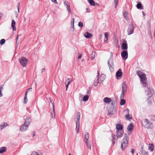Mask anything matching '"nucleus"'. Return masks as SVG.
I'll return each instance as SVG.
<instances>
[{"label":"nucleus","mask_w":155,"mask_h":155,"mask_svg":"<svg viewBox=\"0 0 155 155\" xmlns=\"http://www.w3.org/2000/svg\"><path fill=\"white\" fill-rule=\"evenodd\" d=\"M18 12H19V4L18 3Z\"/></svg>","instance_id":"nucleus-53"},{"label":"nucleus","mask_w":155,"mask_h":155,"mask_svg":"<svg viewBox=\"0 0 155 155\" xmlns=\"http://www.w3.org/2000/svg\"><path fill=\"white\" fill-rule=\"evenodd\" d=\"M50 101L51 102L53 105V109L52 112L51 113V115L52 118H54L55 117V112L54 111V104H53V103L51 102V101L50 100Z\"/></svg>","instance_id":"nucleus-21"},{"label":"nucleus","mask_w":155,"mask_h":155,"mask_svg":"<svg viewBox=\"0 0 155 155\" xmlns=\"http://www.w3.org/2000/svg\"><path fill=\"white\" fill-rule=\"evenodd\" d=\"M8 125V124L6 123H5L4 124L0 126L1 129H3V128L6 126Z\"/></svg>","instance_id":"nucleus-35"},{"label":"nucleus","mask_w":155,"mask_h":155,"mask_svg":"<svg viewBox=\"0 0 155 155\" xmlns=\"http://www.w3.org/2000/svg\"><path fill=\"white\" fill-rule=\"evenodd\" d=\"M143 15H145L144 13V12H143Z\"/></svg>","instance_id":"nucleus-56"},{"label":"nucleus","mask_w":155,"mask_h":155,"mask_svg":"<svg viewBox=\"0 0 155 155\" xmlns=\"http://www.w3.org/2000/svg\"><path fill=\"white\" fill-rule=\"evenodd\" d=\"M117 137L120 138L123 135L124 131L123 130H117Z\"/></svg>","instance_id":"nucleus-9"},{"label":"nucleus","mask_w":155,"mask_h":155,"mask_svg":"<svg viewBox=\"0 0 155 155\" xmlns=\"http://www.w3.org/2000/svg\"><path fill=\"white\" fill-rule=\"evenodd\" d=\"M122 72L121 70L119 69L116 72V75L117 77H120L122 76Z\"/></svg>","instance_id":"nucleus-15"},{"label":"nucleus","mask_w":155,"mask_h":155,"mask_svg":"<svg viewBox=\"0 0 155 155\" xmlns=\"http://www.w3.org/2000/svg\"><path fill=\"white\" fill-rule=\"evenodd\" d=\"M97 74H98V75H99V72H98V71H97Z\"/></svg>","instance_id":"nucleus-57"},{"label":"nucleus","mask_w":155,"mask_h":155,"mask_svg":"<svg viewBox=\"0 0 155 155\" xmlns=\"http://www.w3.org/2000/svg\"><path fill=\"white\" fill-rule=\"evenodd\" d=\"M3 85H1L0 87V97H1L2 96V91L3 89Z\"/></svg>","instance_id":"nucleus-37"},{"label":"nucleus","mask_w":155,"mask_h":155,"mask_svg":"<svg viewBox=\"0 0 155 155\" xmlns=\"http://www.w3.org/2000/svg\"><path fill=\"white\" fill-rule=\"evenodd\" d=\"M19 36V35H18L17 36V38H16V43H17V42L18 41V39Z\"/></svg>","instance_id":"nucleus-51"},{"label":"nucleus","mask_w":155,"mask_h":155,"mask_svg":"<svg viewBox=\"0 0 155 155\" xmlns=\"http://www.w3.org/2000/svg\"><path fill=\"white\" fill-rule=\"evenodd\" d=\"M15 22L14 20H12L11 26L12 27L13 31H15L16 30V28L15 27Z\"/></svg>","instance_id":"nucleus-12"},{"label":"nucleus","mask_w":155,"mask_h":155,"mask_svg":"<svg viewBox=\"0 0 155 155\" xmlns=\"http://www.w3.org/2000/svg\"><path fill=\"white\" fill-rule=\"evenodd\" d=\"M127 87L125 82L122 83V91L123 92H125L127 91Z\"/></svg>","instance_id":"nucleus-11"},{"label":"nucleus","mask_w":155,"mask_h":155,"mask_svg":"<svg viewBox=\"0 0 155 155\" xmlns=\"http://www.w3.org/2000/svg\"><path fill=\"white\" fill-rule=\"evenodd\" d=\"M89 98V96L87 95L84 96L83 97V100L84 101H87Z\"/></svg>","instance_id":"nucleus-31"},{"label":"nucleus","mask_w":155,"mask_h":155,"mask_svg":"<svg viewBox=\"0 0 155 155\" xmlns=\"http://www.w3.org/2000/svg\"><path fill=\"white\" fill-rule=\"evenodd\" d=\"M86 143V145L87 147L90 149V150L91 149V144L89 142H87Z\"/></svg>","instance_id":"nucleus-40"},{"label":"nucleus","mask_w":155,"mask_h":155,"mask_svg":"<svg viewBox=\"0 0 155 155\" xmlns=\"http://www.w3.org/2000/svg\"><path fill=\"white\" fill-rule=\"evenodd\" d=\"M121 48L123 50H127V45L126 43H124L122 44Z\"/></svg>","instance_id":"nucleus-22"},{"label":"nucleus","mask_w":155,"mask_h":155,"mask_svg":"<svg viewBox=\"0 0 155 155\" xmlns=\"http://www.w3.org/2000/svg\"><path fill=\"white\" fill-rule=\"evenodd\" d=\"M72 81V80L71 78H68L65 81V85H66V90H67L68 86L70 84V83Z\"/></svg>","instance_id":"nucleus-10"},{"label":"nucleus","mask_w":155,"mask_h":155,"mask_svg":"<svg viewBox=\"0 0 155 155\" xmlns=\"http://www.w3.org/2000/svg\"><path fill=\"white\" fill-rule=\"evenodd\" d=\"M28 127V125H26L24 124L20 127V130L21 132L24 131L27 129Z\"/></svg>","instance_id":"nucleus-8"},{"label":"nucleus","mask_w":155,"mask_h":155,"mask_svg":"<svg viewBox=\"0 0 155 155\" xmlns=\"http://www.w3.org/2000/svg\"><path fill=\"white\" fill-rule=\"evenodd\" d=\"M142 125L147 128L152 129L153 127V124L150 123L147 119H146L144 120Z\"/></svg>","instance_id":"nucleus-4"},{"label":"nucleus","mask_w":155,"mask_h":155,"mask_svg":"<svg viewBox=\"0 0 155 155\" xmlns=\"http://www.w3.org/2000/svg\"><path fill=\"white\" fill-rule=\"evenodd\" d=\"M36 135V133L34 131L32 133V137H34V136Z\"/></svg>","instance_id":"nucleus-49"},{"label":"nucleus","mask_w":155,"mask_h":155,"mask_svg":"<svg viewBox=\"0 0 155 155\" xmlns=\"http://www.w3.org/2000/svg\"><path fill=\"white\" fill-rule=\"evenodd\" d=\"M7 150V148L5 147H2L0 148V153H2L6 152Z\"/></svg>","instance_id":"nucleus-23"},{"label":"nucleus","mask_w":155,"mask_h":155,"mask_svg":"<svg viewBox=\"0 0 155 155\" xmlns=\"http://www.w3.org/2000/svg\"><path fill=\"white\" fill-rule=\"evenodd\" d=\"M94 57H95L94 56V57L92 56V57H91V60H93L94 59Z\"/></svg>","instance_id":"nucleus-54"},{"label":"nucleus","mask_w":155,"mask_h":155,"mask_svg":"<svg viewBox=\"0 0 155 155\" xmlns=\"http://www.w3.org/2000/svg\"><path fill=\"white\" fill-rule=\"evenodd\" d=\"M148 149L151 151H153L154 150V145L153 144H149L148 145Z\"/></svg>","instance_id":"nucleus-20"},{"label":"nucleus","mask_w":155,"mask_h":155,"mask_svg":"<svg viewBox=\"0 0 155 155\" xmlns=\"http://www.w3.org/2000/svg\"><path fill=\"white\" fill-rule=\"evenodd\" d=\"M67 10L69 13L71 15H72V12L71 9L70 7H68L67 8Z\"/></svg>","instance_id":"nucleus-39"},{"label":"nucleus","mask_w":155,"mask_h":155,"mask_svg":"<svg viewBox=\"0 0 155 155\" xmlns=\"http://www.w3.org/2000/svg\"><path fill=\"white\" fill-rule=\"evenodd\" d=\"M78 26L81 28L83 26V23L81 22H79L78 23Z\"/></svg>","instance_id":"nucleus-43"},{"label":"nucleus","mask_w":155,"mask_h":155,"mask_svg":"<svg viewBox=\"0 0 155 155\" xmlns=\"http://www.w3.org/2000/svg\"><path fill=\"white\" fill-rule=\"evenodd\" d=\"M88 2L91 5L94 6L95 5V2L93 0H87Z\"/></svg>","instance_id":"nucleus-32"},{"label":"nucleus","mask_w":155,"mask_h":155,"mask_svg":"<svg viewBox=\"0 0 155 155\" xmlns=\"http://www.w3.org/2000/svg\"><path fill=\"white\" fill-rule=\"evenodd\" d=\"M142 5L141 3L139 2L137 5V7L138 9H143V8H142Z\"/></svg>","instance_id":"nucleus-30"},{"label":"nucleus","mask_w":155,"mask_h":155,"mask_svg":"<svg viewBox=\"0 0 155 155\" xmlns=\"http://www.w3.org/2000/svg\"><path fill=\"white\" fill-rule=\"evenodd\" d=\"M115 111V110L114 108L112 107L110 108L108 110V114H112Z\"/></svg>","instance_id":"nucleus-17"},{"label":"nucleus","mask_w":155,"mask_h":155,"mask_svg":"<svg viewBox=\"0 0 155 155\" xmlns=\"http://www.w3.org/2000/svg\"><path fill=\"white\" fill-rule=\"evenodd\" d=\"M81 57H82V55L81 54L79 53V55L78 56V58L79 59H80L81 58Z\"/></svg>","instance_id":"nucleus-47"},{"label":"nucleus","mask_w":155,"mask_h":155,"mask_svg":"<svg viewBox=\"0 0 155 155\" xmlns=\"http://www.w3.org/2000/svg\"><path fill=\"white\" fill-rule=\"evenodd\" d=\"M118 0H114V2L115 3V8H116L117 6Z\"/></svg>","instance_id":"nucleus-44"},{"label":"nucleus","mask_w":155,"mask_h":155,"mask_svg":"<svg viewBox=\"0 0 155 155\" xmlns=\"http://www.w3.org/2000/svg\"><path fill=\"white\" fill-rule=\"evenodd\" d=\"M134 28L132 24L130 25L128 28L127 32L128 35L133 34L134 32Z\"/></svg>","instance_id":"nucleus-6"},{"label":"nucleus","mask_w":155,"mask_h":155,"mask_svg":"<svg viewBox=\"0 0 155 155\" xmlns=\"http://www.w3.org/2000/svg\"><path fill=\"white\" fill-rule=\"evenodd\" d=\"M80 112H78L76 115V120H75L76 123V130L77 132L78 133L79 131L80 126Z\"/></svg>","instance_id":"nucleus-2"},{"label":"nucleus","mask_w":155,"mask_h":155,"mask_svg":"<svg viewBox=\"0 0 155 155\" xmlns=\"http://www.w3.org/2000/svg\"><path fill=\"white\" fill-rule=\"evenodd\" d=\"M105 77L106 76L104 74H101L100 78V79L101 81H103L105 79Z\"/></svg>","instance_id":"nucleus-24"},{"label":"nucleus","mask_w":155,"mask_h":155,"mask_svg":"<svg viewBox=\"0 0 155 155\" xmlns=\"http://www.w3.org/2000/svg\"><path fill=\"white\" fill-rule=\"evenodd\" d=\"M128 143V140L127 139V136H125L122 140L121 143V148L122 150H125L127 147Z\"/></svg>","instance_id":"nucleus-3"},{"label":"nucleus","mask_w":155,"mask_h":155,"mask_svg":"<svg viewBox=\"0 0 155 155\" xmlns=\"http://www.w3.org/2000/svg\"><path fill=\"white\" fill-rule=\"evenodd\" d=\"M31 121V119L29 117H28L25 119L24 124L26 125H28L29 126Z\"/></svg>","instance_id":"nucleus-13"},{"label":"nucleus","mask_w":155,"mask_h":155,"mask_svg":"<svg viewBox=\"0 0 155 155\" xmlns=\"http://www.w3.org/2000/svg\"><path fill=\"white\" fill-rule=\"evenodd\" d=\"M125 117L127 120H130L132 119L131 117L129 114L126 115Z\"/></svg>","instance_id":"nucleus-34"},{"label":"nucleus","mask_w":155,"mask_h":155,"mask_svg":"<svg viewBox=\"0 0 155 155\" xmlns=\"http://www.w3.org/2000/svg\"><path fill=\"white\" fill-rule=\"evenodd\" d=\"M32 90V88H28V91H27V92L28 91H31Z\"/></svg>","instance_id":"nucleus-50"},{"label":"nucleus","mask_w":155,"mask_h":155,"mask_svg":"<svg viewBox=\"0 0 155 155\" xmlns=\"http://www.w3.org/2000/svg\"><path fill=\"white\" fill-rule=\"evenodd\" d=\"M74 18H73L72 19V22H71V25H72L73 26H74Z\"/></svg>","instance_id":"nucleus-45"},{"label":"nucleus","mask_w":155,"mask_h":155,"mask_svg":"<svg viewBox=\"0 0 155 155\" xmlns=\"http://www.w3.org/2000/svg\"><path fill=\"white\" fill-rule=\"evenodd\" d=\"M69 155H71V154L70 153H69Z\"/></svg>","instance_id":"nucleus-58"},{"label":"nucleus","mask_w":155,"mask_h":155,"mask_svg":"<svg viewBox=\"0 0 155 155\" xmlns=\"http://www.w3.org/2000/svg\"><path fill=\"white\" fill-rule=\"evenodd\" d=\"M123 15L125 19L127 21H128L129 20V18L128 17H127V12H124L123 13Z\"/></svg>","instance_id":"nucleus-27"},{"label":"nucleus","mask_w":155,"mask_h":155,"mask_svg":"<svg viewBox=\"0 0 155 155\" xmlns=\"http://www.w3.org/2000/svg\"><path fill=\"white\" fill-rule=\"evenodd\" d=\"M27 91H26L25 93V95L24 98L23 103L25 104H26L27 103L28 100L27 98Z\"/></svg>","instance_id":"nucleus-26"},{"label":"nucleus","mask_w":155,"mask_h":155,"mask_svg":"<svg viewBox=\"0 0 155 155\" xmlns=\"http://www.w3.org/2000/svg\"><path fill=\"white\" fill-rule=\"evenodd\" d=\"M124 96V92H122V93L120 95V99H123Z\"/></svg>","instance_id":"nucleus-42"},{"label":"nucleus","mask_w":155,"mask_h":155,"mask_svg":"<svg viewBox=\"0 0 155 155\" xmlns=\"http://www.w3.org/2000/svg\"><path fill=\"white\" fill-rule=\"evenodd\" d=\"M19 62L21 65L23 67H25L28 64V60L25 58L24 57H22L20 59Z\"/></svg>","instance_id":"nucleus-5"},{"label":"nucleus","mask_w":155,"mask_h":155,"mask_svg":"<svg viewBox=\"0 0 155 155\" xmlns=\"http://www.w3.org/2000/svg\"><path fill=\"white\" fill-rule=\"evenodd\" d=\"M84 36L87 38H90L92 37V35L87 32H85L84 34Z\"/></svg>","instance_id":"nucleus-18"},{"label":"nucleus","mask_w":155,"mask_h":155,"mask_svg":"<svg viewBox=\"0 0 155 155\" xmlns=\"http://www.w3.org/2000/svg\"><path fill=\"white\" fill-rule=\"evenodd\" d=\"M153 92V90H151V91H150V93H151L152 92Z\"/></svg>","instance_id":"nucleus-55"},{"label":"nucleus","mask_w":155,"mask_h":155,"mask_svg":"<svg viewBox=\"0 0 155 155\" xmlns=\"http://www.w3.org/2000/svg\"><path fill=\"white\" fill-rule=\"evenodd\" d=\"M127 129L128 131H131L133 129V127L132 124H130L128 126Z\"/></svg>","instance_id":"nucleus-25"},{"label":"nucleus","mask_w":155,"mask_h":155,"mask_svg":"<svg viewBox=\"0 0 155 155\" xmlns=\"http://www.w3.org/2000/svg\"><path fill=\"white\" fill-rule=\"evenodd\" d=\"M116 127L117 130H121L122 129H123L122 126L119 124H117Z\"/></svg>","instance_id":"nucleus-19"},{"label":"nucleus","mask_w":155,"mask_h":155,"mask_svg":"<svg viewBox=\"0 0 155 155\" xmlns=\"http://www.w3.org/2000/svg\"><path fill=\"white\" fill-rule=\"evenodd\" d=\"M109 34L108 32H106L104 34V37L105 38H106V40H104L105 42H107L108 41V38L109 36Z\"/></svg>","instance_id":"nucleus-28"},{"label":"nucleus","mask_w":155,"mask_h":155,"mask_svg":"<svg viewBox=\"0 0 155 155\" xmlns=\"http://www.w3.org/2000/svg\"><path fill=\"white\" fill-rule=\"evenodd\" d=\"M137 155H138V153L137 154Z\"/></svg>","instance_id":"nucleus-59"},{"label":"nucleus","mask_w":155,"mask_h":155,"mask_svg":"<svg viewBox=\"0 0 155 155\" xmlns=\"http://www.w3.org/2000/svg\"><path fill=\"white\" fill-rule=\"evenodd\" d=\"M99 83V79L98 78H97V79H95L94 82V84L95 86H96L97 84Z\"/></svg>","instance_id":"nucleus-33"},{"label":"nucleus","mask_w":155,"mask_h":155,"mask_svg":"<svg viewBox=\"0 0 155 155\" xmlns=\"http://www.w3.org/2000/svg\"><path fill=\"white\" fill-rule=\"evenodd\" d=\"M64 5L66 6V8L70 7L69 3L67 1H65L64 2Z\"/></svg>","instance_id":"nucleus-36"},{"label":"nucleus","mask_w":155,"mask_h":155,"mask_svg":"<svg viewBox=\"0 0 155 155\" xmlns=\"http://www.w3.org/2000/svg\"><path fill=\"white\" fill-rule=\"evenodd\" d=\"M134 149H133V148H132V149H131V152L132 153H134Z\"/></svg>","instance_id":"nucleus-52"},{"label":"nucleus","mask_w":155,"mask_h":155,"mask_svg":"<svg viewBox=\"0 0 155 155\" xmlns=\"http://www.w3.org/2000/svg\"><path fill=\"white\" fill-rule=\"evenodd\" d=\"M90 135L88 133L86 132L85 133L84 135V141L85 143L87 142L89 138Z\"/></svg>","instance_id":"nucleus-14"},{"label":"nucleus","mask_w":155,"mask_h":155,"mask_svg":"<svg viewBox=\"0 0 155 155\" xmlns=\"http://www.w3.org/2000/svg\"><path fill=\"white\" fill-rule=\"evenodd\" d=\"M121 55L122 58L126 60L128 58V53L127 51L124 50L122 51L121 53Z\"/></svg>","instance_id":"nucleus-7"},{"label":"nucleus","mask_w":155,"mask_h":155,"mask_svg":"<svg viewBox=\"0 0 155 155\" xmlns=\"http://www.w3.org/2000/svg\"><path fill=\"white\" fill-rule=\"evenodd\" d=\"M52 2L55 3L56 4H58V2L56 0H51Z\"/></svg>","instance_id":"nucleus-48"},{"label":"nucleus","mask_w":155,"mask_h":155,"mask_svg":"<svg viewBox=\"0 0 155 155\" xmlns=\"http://www.w3.org/2000/svg\"><path fill=\"white\" fill-rule=\"evenodd\" d=\"M141 153L142 155H148V153L143 149V147L141 148Z\"/></svg>","instance_id":"nucleus-29"},{"label":"nucleus","mask_w":155,"mask_h":155,"mask_svg":"<svg viewBox=\"0 0 155 155\" xmlns=\"http://www.w3.org/2000/svg\"><path fill=\"white\" fill-rule=\"evenodd\" d=\"M120 104L121 105H124L126 101L125 100L121 99L120 100Z\"/></svg>","instance_id":"nucleus-38"},{"label":"nucleus","mask_w":155,"mask_h":155,"mask_svg":"<svg viewBox=\"0 0 155 155\" xmlns=\"http://www.w3.org/2000/svg\"><path fill=\"white\" fill-rule=\"evenodd\" d=\"M5 42V40L4 39H1V40L0 41V44L1 45H2L4 44Z\"/></svg>","instance_id":"nucleus-41"},{"label":"nucleus","mask_w":155,"mask_h":155,"mask_svg":"<svg viewBox=\"0 0 155 155\" xmlns=\"http://www.w3.org/2000/svg\"><path fill=\"white\" fill-rule=\"evenodd\" d=\"M137 73L140 79V81L143 84V86L145 87L148 84L146 75L140 70L137 71Z\"/></svg>","instance_id":"nucleus-1"},{"label":"nucleus","mask_w":155,"mask_h":155,"mask_svg":"<svg viewBox=\"0 0 155 155\" xmlns=\"http://www.w3.org/2000/svg\"><path fill=\"white\" fill-rule=\"evenodd\" d=\"M103 101L106 104H108L110 103L111 100L110 98L105 97Z\"/></svg>","instance_id":"nucleus-16"},{"label":"nucleus","mask_w":155,"mask_h":155,"mask_svg":"<svg viewBox=\"0 0 155 155\" xmlns=\"http://www.w3.org/2000/svg\"><path fill=\"white\" fill-rule=\"evenodd\" d=\"M117 139H115V138H114V139H113V144H115V142L116 141H117Z\"/></svg>","instance_id":"nucleus-46"}]
</instances>
